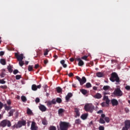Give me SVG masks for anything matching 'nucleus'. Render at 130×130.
<instances>
[{
  "instance_id": "f257e3e1",
  "label": "nucleus",
  "mask_w": 130,
  "mask_h": 130,
  "mask_svg": "<svg viewBox=\"0 0 130 130\" xmlns=\"http://www.w3.org/2000/svg\"><path fill=\"white\" fill-rule=\"evenodd\" d=\"M110 81L111 82H116L117 84H119L120 82V79L117 75V73L115 72H113L111 75V77L110 78Z\"/></svg>"
},
{
  "instance_id": "f03ea898",
  "label": "nucleus",
  "mask_w": 130,
  "mask_h": 130,
  "mask_svg": "<svg viewBox=\"0 0 130 130\" xmlns=\"http://www.w3.org/2000/svg\"><path fill=\"white\" fill-rule=\"evenodd\" d=\"M60 129V130H68L71 125L70 123L64 122V121H60L59 123Z\"/></svg>"
},
{
  "instance_id": "7ed1b4c3",
  "label": "nucleus",
  "mask_w": 130,
  "mask_h": 130,
  "mask_svg": "<svg viewBox=\"0 0 130 130\" xmlns=\"http://www.w3.org/2000/svg\"><path fill=\"white\" fill-rule=\"evenodd\" d=\"M105 121L108 123L110 121V119L108 117H105V114H102L101 118H100L99 122L102 124L105 123Z\"/></svg>"
},
{
  "instance_id": "20e7f679",
  "label": "nucleus",
  "mask_w": 130,
  "mask_h": 130,
  "mask_svg": "<svg viewBox=\"0 0 130 130\" xmlns=\"http://www.w3.org/2000/svg\"><path fill=\"white\" fill-rule=\"evenodd\" d=\"M24 125H26V121L23 120L21 121L19 120L17 122V124H14L13 126H12L13 128H20V127H22V126Z\"/></svg>"
},
{
  "instance_id": "39448f33",
  "label": "nucleus",
  "mask_w": 130,
  "mask_h": 130,
  "mask_svg": "<svg viewBox=\"0 0 130 130\" xmlns=\"http://www.w3.org/2000/svg\"><path fill=\"white\" fill-rule=\"evenodd\" d=\"M84 109L85 111H88L89 112H93V110H94V106H92V104H87L85 105Z\"/></svg>"
},
{
  "instance_id": "423d86ee",
  "label": "nucleus",
  "mask_w": 130,
  "mask_h": 130,
  "mask_svg": "<svg viewBox=\"0 0 130 130\" xmlns=\"http://www.w3.org/2000/svg\"><path fill=\"white\" fill-rule=\"evenodd\" d=\"M114 95L115 96H117L118 97H121L123 95L122 91L121 90H120V88H117L115 89L114 92H113Z\"/></svg>"
},
{
  "instance_id": "0eeeda50",
  "label": "nucleus",
  "mask_w": 130,
  "mask_h": 130,
  "mask_svg": "<svg viewBox=\"0 0 130 130\" xmlns=\"http://www.w3.org/2000/svg\"><path fill=\"white\" fill-rule=\"evenodd\" d=\"M76 78L79 81L81 86H83V84L87 82V79L85 76L82 77V78H80L79 76H76Z\"/></svg>"
},
{
  "instance_id": "6e6552de",
  "label": "nucleus",
  "mask_w": 130,
  "mask_h": 130,
  "mask_svg": "<svg viewBox=\"0 0 130 130\" xmlns=\"http://www.w3.org/2000/svg\"><path fill=\"white\" fill-rule=\"evenodd\" d=\"M15 56L18 61H22L23 60V59H24V55L23 54H21L20 55H19L18 53H15Z\"/></svg>"
},
{
  "instance_id": "1a4fd4ad",
  "label": "nucleus",
  "mask_w": 130,
  "mask_h": 130,
  "mask_svg": "<svg viewBox=\"0 0 130 130\" xmlns=\"http://www.w3.org/2000/svg\"><path fill=\"white\" fill-rule=\"evenodd\" d=\"M31 130H38V126H36V123L34 121L31 122V127H30Z\"/></svg>"
},
{
  "instance_id": "9d476101",
  "label": "nucleus",
  "mask_w": 130,
  "mask_h": 130,
  "mask_svg": "<svg viewBox=\"0 0 130 130\" xmlns=\"http://www.w3.org/2000/svg\"><path fill=\"white\" fill-rule=\"evenodd\" d=\"M76 61H78V66L79 67H83L84 64V61L81 59L80 58H78L75 59Z\"/></svg>"
},
{
  "instance_id": "9b49d317",
  "label": "nucleus",
  "mask_w": 130,
  "mask_h": 130,
  "mask_svg": "<svg viewBox=\"0 0 130 130\" xmlns=\"http://www.w3.org/2000/svg\"><path fill=\"white\" fill-rule=\"evenodd\" d=\"M111 102L112 106H117V105H118V101L115 99L111 100Z\"/></svg>"
},
{
  "instance_id": "f8f14e48",
  "label": "nucleus",
  "mask_w": 130,
  "mask_h": 130,
  "mask_svg": "<svg viewBox=\"0 0 130 130\" xmlns=\"http://www.w3.org/2000/svg\"><path fill=\"white\" fill-rule=\"evenodd\" d=\"M93 98H95V99H101L102 98V94L98 92L93 95Z\"/></svg>"
},
{
  "instance_id": "ddd939ff",
  "label": "nucleus",
  "mask_w": 130,
  "mask_h": 130,
  "mask_svg": "<svg viewBox=\"0 0 130 130\" xmlns=\"http://www.w3.org/2000/svg\"><path fill=\"white\" fill-rule=\"evenodd\" d=\"M39 107L40 110H41V111H42V112L46 111V107L44 105H41Z\"/></svg>"
},
{
  "instance_id": "4468645a",
  "label": "nucleus",
  "mask_w": 130,
  "mask_h": 130,
  "mask_svg": "<svg viewBox=\"0 0 130 130\" xmlns=\"http://www.w3.org/2000/svg\"><path fill=\"white\" fill-rule=\"evenodd\" d=\"M73 96V93H68L67 95L66 96V100L67 102H69L70 99Z\"/></svg>"
},
{
  "instance_id": "2eb2a0df",
  "label": "nucleus",
  "mask_w": 130,
  "mask_h": 130,
  "mask_svg": "<svg viewBox=\"0 0 130 130\" xmlns=\"http://www.w3.org/2000/svg\"><path fill=\"white\" fill-rule=\"evenodd\" d=\"M103 100L104 101H106V104H108V105H109L110 102V100H109V99H108V96L104 95Z\"/></svg>"
},
{
  "instance_id": "dca6fc26",
  "label": "nucleus",
  "mask_w": 130,
  "mask_h": 130,
  "mask_svg": "<svg viewBox=\"0 0 130 130\" xmlns=\"http://www.w3.org/2000/svg\"><path fill=\"white\" fill-rule=\"evenodd\" d=\"M1 126L6 127L7 126V120H4L0 123Z\"/></svg>"
},
{
  "instance_id": "f3484780",
  "label": "nucleus",
  "mask_w": 130,
  "mask_h": 130,
  "mask_svg": "<svg viewBox=\"0 0 130 130\" xmlns=\"http://www.w3.org/2000/svg\"><path fill=\"white\" fill-rule=\"evenodd\" d=\"M125 127H127V128H129L130 127V120H126L124 121Z\"/></svg>"
},
{
  "instance_id": "a211bd4d",
  "label": "nucleus",
  "mask_w": 130,
  "mask_h": 130,
  "mask_svg": "<svg viewBox=\"0 0 130 130\" xmlns=\"http://www.w3.org/2000/svg\"><path fill=\"white\" fill-rule=\"evenodd\" d=\"M75 112L76 113L75 117H78L80 116V111L78 110V108H75Z\"/></svg>"
},
{
  "instance_id": "6ab92c4d",
  "label": "nucleus",
  "mask_w": 130,
  "mask_h": 130,
  "mask_svg": "<svg viewBox=\"0 0 130 130\" xmlns=\"http://www.w3.org/2000/svg\"><path fill=\"white\" fill-rule=\"evenodd\" d=\"M4 108L5 110H6L7 111H9L10 109H12V107L11 106H8L7 104H5L4 105Z\"/></svg>"
},
{
  "instance_id": "aec40b11",
  "label": "nucleus",
  "mask_w": 130,
  "mask_h": 130,
  "mask_svg": "<svg viewBox=\"0 0 130 130\" xmlns=\"http://www.w3.org/2000/svg\"><path fill=\"white\" fill-rule=\"evenodd\" d=\"M0 62L3 66H6L7 64V62L6 61V59L2 58L0 60Z\"/></svg>"
},
{
  "instance_id": "412c9836",
  "label": "nucleus",
  "mask_w": 130,
  "mask_h": 130,
  "mask_svg": "<svg viewBox=\"0 0 130 130\" xmlns=\"http://www.w3.org/2000/svg\"><path fill=\"white\" fill-rule=\"evenodd\" d=\"M64 111H65L64 109L62 108H60L58 110V114H59V115H61V114H62V113H63Z\"/></svg>"
},
{
  "instance_id": "4be33fe9",
  "label": "nucleus",
  "mask_w": 130,
  "mask_h": 130,
  "mask_svg": "<svg viewBox=\"0 0 130 130\" xmlns=\"http://www.w3.org/2000/svg\"><path fill=\"white\" fill-rule=\"evenodd\" d=\"M87 117H88V114H83L81 116V119L85 120V119H87Z\"/></svg>"
},
{
  "instance_id": "5701e85b",
  "label": "nucleus",
  "mask_w": 130,
  "mask_h": 130,
  "mask_svg": "<svg viewBox=\"0 0 130 130\" xmlns=\"http://www.w3.org/2000/svg\"><path fill=\"white\" fill-rule=\"evenodd\" d=\"M13 67L11 65H9L7 67V70H8V72L10 73H13Z\"/></svg>"
},
{
  "instance_id": "b1692460",
  "label": "nucleus",
  "mask_w": 130,
  "mask_h": 130,
  "mask_svg": "<svg viewBox=\"0 0 130 130\" xmlns=\"http://www.w3.org/2000/svg\"><path fill=\"white\" fill-rule=\"evenodd\" d=\"M80 92L83 94L86 95L88 94V91L86 89H80Z\"/></svg>"
},
{
  "instance_id": "393cba45",
  "label": "nucleus",
  "mask_w": 130,
  "mask_h": 130,
  "mask_svg": "<svg viewBox=\"0 0 130 130\" xmlns=\"http://www.w3.org/2000/svg\"><path fill=\"white\" fill-rule=\"evenodd\" d=\"M31 90H32V91H37V85L36 84L32 85Z\"/></svg>"
},
{
  "instance_id": "a878e982",
  "label": "nucleus",
  "mask_w": 130,
  "mask_h": 130,
  "mask_svg": "<svg viewBox=\"0 0 130 130\" xmlns=\"http://www.w3.org/2000/svg\"><path fill=\"white\" fill-rule=\"evenodd\" d=\"M14 112H15V110H11L9 112V116H13V115H14Z\"/></svg>"
},
{
  "instance_id": "bb28decb",
  "label": "nucleus",
  "mask_w": 130,
  "mask_h": 130,
  "mask_svg": "<svg viewBox=\"0 0 130 130\" xmlns=\"http://www.w3.org/2000/svg\"><path fill=\"white\" fill-rule=\"evenodd\" d=\"M103 89L105 91H107V90H109V89H110V86H109L108 85H105V86H104Z\"/></svg>"
},
{
  "instance_id": "cd10ccee",
  "label": "nucleus",
  "mask_w": 130,
  "mask_h": 130,
  "mask_svg": "<svg viewBox=\"0 0 130 130\" xmlns=\"http://www.w3.org/2000/svg\"><path fill=\"white\" fill-rule=\"evenodd\" d=\"M96 76L99 78H102V77H103V73L101 72H98L96 73Z\"/></svg>"
},
{
  "instance_id": "c85d7f7f",
  "label": "nucleus",
  "mask_w": 130,
  "mask_h": 130,
  "mask_svg": "<svg viewBox=\"0 0 130 130\" xmlns=\"http://www.w3.org/2000/svg\"><path fill=\"white\" fill-rule=\"evenodd\" d=\"M6 125H7L8 127L11 126L12 124H11V121H10V120H6Z\"/></svg>"
},
{
  "instance_id": "c756f323",
  "label": "nucleus",
  "mask_w": 130,
  "mask_h": 130,
  "mask_svg": "<svg viewBox=\"0 0 130 130\" xmlns=\"http://www.w3.org/2000/svg\"><path fill=\"white\" fill-rule=\"evenodd\" d=\"M81 120L80 119H76L75 121V124H81Z\"/></svg>"
},
{
  "instance_id": "7c9ffc66",
  "label": "nucleus",
  "mask_w": 130,
  "mask_h": 130,
  "mask_svg": "<svg viewBox=\"0 0 130 130\" xmlns=\"http://www.w3.org/2000/svg\"><path fill=\"white\" fill-rule=\"evenodd\" d=\"M28 72L33 71V66L29 65L28 67Z\"/></svg>"
},
{
  "instance_id": "2f4dec72",
  "label": "nucleus",
  "mask_w": 130,
  "mask_h": 130,
  "mask_svg": "<svg viewBox=\"0 0 130 130\" xmlns=\"http://www.w3.org/2000/svg\"><path fill=\"white\" fill-rule=\"evenodd\" d=\"M61 99L60 98H57L56 99V102H57V103H61Z\"/></svg>"
},
{
  "instance_id": "473e14b6",
  "label": "nucleus",
  "mask_w": 130,
  "mask_h": 130,
  "mask_svg": "<svg viewBox=\"0 0 130 130\" xmlns=\"http://www.w3.org/2000/svg\"><path fill=\"white\" fill-rule=\"evenodd\" d=\"M42 122L44 125H46L47 124V121L45 119H43Z\"/></svg>"
},
{
  "instance_id": "72a5a7b5",
  "label": "nucleus",
  "mask_w": 130,
  "mask_h": 130,
  "mask_svg": "<svg viewBox=\"0 0 130 130\" xmlns=\"http://www.w3.org/2000/svg\"><path fill=\"white\" fill-rule=\"evenodd\" d=\"M21 100H22V101H23V102H26V101H27V99H26V96H22Z\"/></svg>"
},
{
  "instance_id": "f704fd0d",
  "label": "nucleus",
  "mask_w": 130,
  "mask_h": 130,
  "mask_svg": "<svg viewBox=\"0 0 130 130\" xmlns=\"http://www.w3.org/2000/svg\"><path fill=\"white\" fill-rule=\"evenodd\" d=\"M49 130H56V127L54 126H50L49 128Z\"/></svg>"
},
{
  "instance_id": "c9c22d12",
  "label": "nucleus",
  "mask_w": 130,
  "mask_h": 130,
  "mask_svg": "<svg viewBox=\"0 0 130 130\" xmlns=\"http://www.w3.org/2000/svg\"><path fill=\"white\" fill-rule=\"evenodd\" d=\"M86 88H91V87H92V85L90 82H88L86 84Z\"/></svg>"
},
{
  "instance_id": "e433bc0d",
  "label": "nucleus",
  "mask_w": 130,
  "mask_h": 130,
  "mask_svg": "<svg viewBox=\"0 0 130 130\" xmlns=\"http://www.w3.org/2000/svg\"><path fill=\"white\" fill-rule=\"evenodd\" d=\"M27 114L29 115L32 114V111L29 108L27 109Z\"/></svg>"
},
{
  "instance_id": "4c0bfd02",
  "label": "nucleus",
  "mask_w": 130,
  "mask_h": 130,
  "mask_svg": "<svg viewBox=\"0 0 130 130\" xmlns=\"http://www.w3.org/2000/svg\"><path fill=\"white\" fill-rule=\"evenodd\" d=\"M51 104H52V103H51L50 101L47 102V105L48 107H50V106H51Z\"/></svg>"
},
{
  "instance_id": "58836bf2",
  "label": "nucleus",
  "mask_w": 130,
  "mask_h": 130,
  "mask_svg": "<svg viewBox=\"0 0 130 130\" xmlns=\"http://www.w3.org/2000/svg\"><path fill=\"white\" fill-rule=\"evenodd\" d=\"M56 90L58 93H60V92H61V91L62 90L61 88L59 87H57Z\"/></svg>"
},
{
  "instance_id": "ea45409f",
  "label": "nucleus",
  "mask_w": 130,
  "mask_h": 130,
  "mask_svg": "<svg viewBox=\"0 0 130 130\" xmlns=\"http://www.w3.org/2000/svg\"><path fill=\"white\" fill-rule=\"evenodd\" d=\"M16 79V80H20L22 78L21 75H16L15 76Z\"/></svg>"
},
{
  "instance_id": "a19ab883",
  "label": "nucleus",
  "mask_w": 130,
  "mask_h": 130,
  "mask_svg": "<svg viewBox=\"0 0 130 130\" xmlns=\"http://www.w3.org/2000/svg\"><path fill=\"white\" fill-rule=\"evenodd\" d=\"M19 64L20 67H23V65L24 64V61L21 60V61H19Z\"/></svg>"
},
{
  "instance_id": "79ce46f5",
  "label": "nucleus",
  "mask_w": 130,
  "mask_h": 130,
  "mask_svg": "<svg viewBox=\"0 0 130 130\" xmlns=\"http://www.w3.org/2000/svg\"><path fill=\"white\" fill-rule=\"evenodd\" d=\"M0 84H6V81H5V79L2 80L0 79Z\"/></svg>"
},
{
  "instance_id": "37998d69",
  "label": "nucleus",
  "mask_w": 130,
  "mask_h": 130,
  "mask_svg": "<svg viewBox=\"0 0 130 130\" xmlns=\"http://www.w3.org/2000/svg\"><path fill=\"white\" fill-rule=\"evenodd\" d=\"M51 102L52 103V104H56V100L54 99H52Z\"/></svg>"
},
{
  "instance_id": "c03bdc74",
  "label": "nucleus",
  "mask_w": 130,
  "mask_h": 130,
  "mask_svg": "<svg viewBox=\"0 0 130 130\" xmlns=\"http://www.w3.org/2000/svg\"><path fill=\"white\" fill-rule=\"evenodd\" d=\"M125 89L127 90V91H130V86L129 85H126L125 87Z\"/></svg>"
},
{
  "instance_id": "a18cd8bd",
  "label": "nucleus",
  "mask_w": 130,
  "mask_h": 130,
  "mask_svg": "<svg viewBox=\"0 0 130 130\" xmlns=\"http://www.w3.org/2000/svg\"><path fill=\"white\" fill-rule=\"evenodd\" d=\"M36 103H39L40 102V99L38 98H37L35 100Z\"/></svg>"
},
{
  "instance_id": "49530a36",
  "label": "nucleus",
  "mask_w": 130,
  "mask_h": 130,
  "mask_svg": "<svg viewBox=\"0 0 130 130\" xmlns=\"http://www.w3.org/2000/svg\"><path fill=\"white\" fill-rule=\"evenodd\" d=\"M3 107H4V104L0 101V111L2 110Z\"/></svg>"
},
{
  "instance_id": "de8ad7c7",
  "label": "nucleus",
  "mask_w": 130,
  "mask_h": 130,
  "mask_svg": "<svg viewBox=\"0 0 130 130\" xmlns=\"http://www.w3.org/2000/svg\"><path fill=\"white\" fill-rule=\"evenodd\" d=\"M0 88H1L2 89H7V88H8V86H7V85H1L0 86Z\"/></svg>"
},
{
  "instance_id": "09e8293b",
  "label": "nucleus",
  "mask_w": 130,
  "mask_h": 130,
  "mask_svg": "<svg viewBox=\"0 0 130 130\" xmlns=\"http://www.w3.org/2000/svg\"><path fill=\"white\" fill-rule=\"evenodd\" d=\"M18 73H19V71H18V70L16 69L13 71V74L14 75H17V74H18Z\"/></svg>"
},
{
  "instance_id": "8fccbe9b",
  "label": "nucleus",
  "mask_w": 130,
  "mask_h": 130,
  "mask_svg": "<svg viewBox=\"0 0 130 130\" xmlns=\"http://www.w3.org/2000/svg\"><path fill=\"white\" fill-rule=\"evenodd\" d=\"M101 105L102 107H105L106 106V103L103 102L101 103Z\"/></svg>"
},
{
  "instance_id": "3c124183",
  "label": "nucleus",
  "mask_w": 130,
  "mask_h": 130,
  "mask_svg": "<svg viewBox=\"0 0 130 130\" xmlns=\"http://www.w3.org/2000/svg\"><path fill=\"white\" fill-rule=\"evenodd\" d=\"M88 58V56H83V57H81V59H84L85 60H86V59Z\"/></svg>"
},
{
  "instance_id": "603ef678",
  "label": "nucleus",
  "mask_w": 130,
  "mask_h": 130,
  "mask_svg": "<svg viewBox=\"0 0 130 130\" xmlns=\"http://www.w3.org/2000/svg\"><path fill=\"white\" fill-rule=\"evenodd\" d=\"M99 130H104V126H100L99 127Z\"/></svg>"
},
{
  "instance_id": "864d4df0",
  "label": "nucleus",
  "mask_w": 130,
  "mask_h": 130,
  "mask_svg": "<svg viewBox=\"0 0 130 130\" xmlns=\"http://www.w3.org/2000/svg\"><path fill=\"white\" fill-rule=\"evenodd\" d=\"M7 103L8 105H11L12 104V102H11L10 100H8L7 101Z\"/></svg>"
},
{
  "instance_id": "5fc2aeb1",
  "label": "nucleus",
  "mask_w": 130,
  "mask_h": 130,
  "mask_svg": "<svg viewBox=\"0 0 130 130\" xmlns=\"http://www.w3.org/2000/svg\"><path fill=\"white\" fill-rule=\"evenodd\" d=\"M98 114H100V113H103V111L102 110H100L97 112Z\"/></svg>"
},
{
  "instance_id": "6e6d98bb",
  "label": "nucleus",
  "mask_w": 130,
  "mask_h": 130,
  "mask_svg": "<svg viewBox=\"0 0 130 130\" xmlns=\"http://www.w3.org/2000/svg\"><path fill=\"white\" fill-rule=\"evenodd\" d=\"M44 64H47V63H48V60L47 59L44 60Z\"/></svg>"
},
{
  "instance_id": "4d7b16f0",
  "label": "nucleus",
  "mask_w": 130,
  "mask_h": 130,
  "mask_svg": "<svg viewBox=\"0 0 130 130\" xmlns=\"http://www.w3.org/2000/svg\"><path fill=\"white\" fill-rule=\"evenodd\" d=\"M129 128H127V127L124 126L122 127V130H128Z\"/></svg>"
},
{
  "instance_id": "13d9d810",
  "label": "nucleus",
  "mask_w": 130,
  "mask_h": 130,
  "mask_svg": "<svg viewBox=\"0 0 130 130\" xmlns=\"http://www.w3.org/2000/svg\"><path fill=\"white\" fill-rule=\"evenodd\" d=\"M38 68H39V64H36L35 65V69H37Z\"/></svg>"
},
{
  "instance_id": "bf43d9fd",
  "label": "nucleus",
  "mask_w": 130,
  "mask_h": 130,
  "mask_svg": "<svg viewBox=\"0 0 130 130\" xmlns=\"http://www.w3.org/2000/svg\"><path fill=\"white\" fill-rule=\"evenodd\" d=\"M4 54H5V52H4V51L0 52V56H3V55H4Z\"/></svg>"
},
{
  "instance_id": "052dcab7",
  "label": "nucleus",
  "mask_w": 130,
  "mask_h": 130,
  "mask_svg": "<svg viewBox=\"0 0 130 130\" xmlns=\"http://www.w3.org/2000/svg\"><path fill=\"white\" fill-rule=\"evenodd\" d=\"M69 77H74V74L73 73H70L69 75H68Z\"/></svg>"
},
{
  "instance_id": "680f3d73",
  "label": "nucleus",
  "mask_w": 130,
  "mask_h": 130,
  "mask_svg": "<svg viewBox=\"0 0 130 130\" xmlns=\"http://www.w3.org/2000/svg\"><path fill=\"white\" fill-rule=\"evenodd\" d=\"M60 62L61 64H62V65L64 64V63L65 62L64 60H61Z\"/></svg>"
},
{
  "instance_id": "e2e57ef3",
  "label": "nucleus",
  "mask_w": 130,
  "mask_h": 130,
  "mask_svg": "<svg viewBox=\"0 0 130 130\" xmlns=\"http://www.w3.org/2000/svg\"><path fill=\"white\" fill-rule=\"evenodd\" d=\"M1 78H5V74H4V73H2L1 74Z\"/></svg>"
},
{
  "instance_id": "0e129e2a",
  "label": "nucleus",
  "mask_w": 130,
  "mask_h": 130,
  "mask_svg": "<svg viewBox=\"0 0 130 130\" xmlns=\"http://www.w3.org/2000/svg\"><path fill=\"white\" fill-rule=\"evenodd\" d=\"M40 88H41V84L37 86V89H40Z\"/></svg>"
},
{
  "instance_id": "69168bd1",
  "label": "nucleus",
  "mask_w": 130,
  "mask_h": 130,
  "mask_svg": "<svg viewBox=\"0 0 130 130\" xmlns=\"http://www.w3.org/2000/svg\"><path fill=\"white\" fill-rule=\"evenodd\" d=\"M70 61H71V62H73V61H74L75 60V59H74V58H71L70 59Z\"/></svg>"
},
{
  "instance_id": "338daca9",
  "label": "nucleus",
  "mask_w": 130,
  "mask_h": 130,
  "mask_svg": "<svg viewBox=\"0 0 130 130\" xmlns=\"http://www.w3.org/2000/svg\"><path fill=\"white\" fill-rule=\"evenodd\" d=\"M62 66L63 68H67V67H68L67 64H65V63L63 64Z\"/></svg>"
},
{
  "instance_id": "774afa93",
  "label": "nucleus",
  "mask_w": 130,
  "mask_h": 130,
  "mask_svg": "<svg viewBox=\"0 0 130 130\" xmlns=\"http://www.w3.org/2000/svg\"><path fill=\"white\" fill-rule=\"evenodd\" d=\"M93 90H94L95 91L97 90V87L93 86Z\"/></svg>"
}]
</instances>
